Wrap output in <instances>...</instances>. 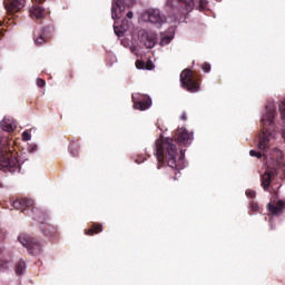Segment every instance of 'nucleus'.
Listing matches in <instances>:
<instances>
[{
  "label": "nucleus",
  "mask_w": 285,
  "mask_h": 285,
  "mask_svg": "<svg viewBox=\"0 0 285 285\" xmlns=\"http://www.w3.org/2000/svg\"><path fill=\"white\" fill-rule=\"evenodd\" d=\"M180 83L183 88H186L189 92H198L199 91V85L197 83V80H195V76H193V71L189 69H185L180 73Z\"/></svg>",
  "instance_id": "nucleus-5"
},
{
  "label": "nucleus",
  "mask_w": 285,
  "mask_h": 285,
  "mask_svg": "<svg viewBox=\"0 0 285 285\" xmlns=\"http://www.w3.org/2000/svg\"><path fill=\"white\" fill-rule=\"evenodd\" d=\"M0 128L6 132H12L17 128V122L12 118H4L0 121Z\"/></svg>",
  "instance_id": "nucleus-15"
},
{
  "label": "nucleus",
  "mask_w": 285,
  "mask_h": 285,
  "mask_svg": "<svg viewBox=\"0 0 285 285\" xmlns=\"http://www.w3.org/2000/svg\"><path fill=\"white\" fill-rule=\"evenodd\" d=\"M142 21H149V23H156L161 26L165 23L164 17L161 16V11L159 9H147L142 12Z\"/></svg>",
  "instance_id": "nucleus-8"
},
{
  "label": "nucleus",
  "mask_w": 285,
  "mask_h": 285,
  "mask_svg": "<svg viewBox=\"0 0 285 285\" xmlns=\"http://www.w3.org/2000/svg\"><path fill=\"white\" fill-rule=\"evenodd\" d=\"M37 86L39 88H43V86H46V80L41 79V78H38L37 79Z\"/></svg>",
  "instance_id": "nucleus-26"
},
{
  "label": "nucleus",
  "mask_w": 285,
  "mask_h": 285,
  "mask_svg": "<svg viewBox=\"0 0 285 285\" xmlns=\"http://www.w3.org/2000/svg\"><path fill=\"white\" fill-rule=\"evenodd\" d=\"M175 39V27H170L167 33H161L160 46H168Z\"/></svg>",
  "instance_id": "nucleus-16"
},
{
  "label": "nucleus",
  "mask_w": 285,
  "mask_h": 285,
  "mask_svg": "<svg viewBox=\"0 0 285 285\" xmlns=\"http://www.w3.org/2000/svg\"><path fill=\"white\" fill-rule=\"evenodd\" d=\"M35 202L29 198H18L12 202L13 208L16 210H24V208H30V206H33Z\"/></svg>",
  "instance_id": "nucleus-14"
},
{
  "label": "nucleus",
  "mask_w": 285,
  "mask_h": 285,
  "mask_svg": "<svg viewBox=\"0 0 285 285\" xmlns=\"http://www.w3.org/2000/svg\"><path fill=\"white\" fill-rule=\"evenodd\" d=\"M281 117H282V120L285 121V99L283 100L281 106Z\"/></svg>",
  "instance_id": "nucleus-25"
},
{
  "label": "nucleus",
  "mask_w": 285,
  "mask_h": 285,
  "mask_svg": "<svg viewBox=\"0 0 285 285\" xmlns=\"http://www.w3.org/2000/svg\"><path fill=\"white\" fill-rule=\"evenodd\" d=\"M136 68L138 70H153L154 66H153V62H144L141 60H137L136 61Z\"/></svg>",
  "instance_id": "nucleus-19"
},
{
  "label": "nucleus",
  "mask_w": 285,
  "mask_h": 285,
  "mask_svg": "<svg viewBox=\"0 0 285 285\" xmlns=\"http://www.w3.org/2000/svg\"><path fill=\"white\" fill-rule=\"evenodd\" d=\"M132 101L136 110H148L153 106V100L148 96L140 94H134Z\"/></svg>",
  "instance_id": "nucleus-9"
},
{
  "label": "nucleus",
  "mask_w": 285,
  "mask_h": 285,
  "mask_svg": "<svg viewBox=\"0 0 285 285\" xmlns=\"http://www.w3.org/2000/svg\"><path fill=\"white\" fill-rule=\"evenodd\" d=\"M28 151H29V153H37V145H30V146L28 147Z\"/></svg>",
  "instance_id": "nucleus-29"
},
{
  "label": "nucleus",
  "mask_w": 285,
  "mask_h": 285,
  "mask_svg": "<svg viewBox=\"0 0 285 285\" xmlns=\"http://www.w3.org/2000/svg\"><path fill=\"white\" fill-rule=\"evenodd\" d=\"M183 1L184 3H190L193 0H179Z\"/></svg>",
  "instance_id": "nucleus-32"
},
{
  "label": "nucleus",
  "mask_w": 285,
  "mask_h": 285,
  "mask_svg": "<svg viewBox=\"0 0 285 285\" xmlns=\"http://www.w3.org/2000/svg\"><path fill=\"white\" fill-rule=\"evenodd\" d=\"M138 39L140 43H144L148 49L155 48L157 43V36L154 32H148L146 30H140L138 32Z\"/></svg>",
  "instance_id": "nucleus-10"
},
{
  "label": "nucleus",
  "mask_w": 285,
  "mask_h": 285,
  "mask_svg": "<svg viewBox=\"0 0 285 285\" xmlns=\"http://www.w3.org/2000/svg\"><path fill=\"white\" fill-rule=\"evenodd\" d=\"M178 175H179V173H175L174 179H177Z\"/></svg>",
  "instance_id": "nucleus-34"
},
{
  "label": "nucleus",
  "mask_w": 285,
  "mask_h": 285,
  "mask_svg": "<svg viewBox=\"0 0 285 285\" xmlns=\"http://www.w3.org/2000/svg\"><path fill=\"white\" fill-rule=\"evenodd\" d=\"M202 68L204 72H210V65L205 62Z\"/></svg>",
  "instance_id": "nucleus-28"
},
{
  "label": "nucleus",
  "mask_w": 285,
  "mask_h": 285,
  "mask_svg": "<svg viewBox=\"0 0 285 285\" xmlns=\"http://www.w3.org/2000/svg\"><path fill=\"white\" fill-rule=\"evenodd\" d=\"M132 17H134L132 11H129V12L127 13V18H128V19H132Z\"/></svg>",
  "instance_id": "nucleus-30"
},
{
  "label": "nucleus",
  "mask_w": 285,
  "mask_h": 285,
  "mask_svg": "<svg viewBox=\"0 0 285 285\" xmlns=\"http://www.w3.org/2000/svg\"><path fill=\"white\" fill-rule=\"evenodd\" d=\"M18 242L22 244L24 248H28L32 255H39V253H41V243L37 242V239L28 234H20Z\"/></svg>",
  "instance_id": "nucleus-6"
},
{
  "label": "nucleus",
  "mask_w": 285,
  "mask_h": 285,
  "mask_svg": "<svg viewBox=\"0 0 285 285\" xmlns=\"http://www.w3.org/2000/svg\"><path fill=\"white\" fill-rule=\"evenodd\" d=\"M269 223H271V226H273V219H271Z\"/></svg>",
  "instance_id": "nucleus-36"
},
{
  "label": "nucleus",
  "mask_w": 285,
  "mask_h": 285,
  "mask_svg": "<svg viewBox=\"0 0 285 285\" xmlns=\"http://www.w3.org/2000/svg\"><path fill=\"white\" fill-rule=\"evenodd\" d=\"M0 268H6V266L3 265V261H0Z\"/></svg>",
  "instance_id": "nucleus-33"
},
{
  "label": "nucleus",
  "mask_w": 285,
  "mask_h": 285,
  "mask_svg": "<svg viewBox=\"0 0 285 285\" xmlns=\"http://www.w3.org/2000/svg\"><path fill=\"white\" fill-rule=\"evenodd\" d=\"M250 208L254 213H257V210H259V205H257V203H252Z\"/></svg>",
  "instance_id": "nucleus-27"
},
{
  "label": "nucleus",
  "mask_w": 285,
  "mask_h": 285,
  "mask_svg": "<svg viewBox=\"0 0 285 285\" xmlns=\"http://www.w3.org/2000/svg\"><path fill=\"white\" fill-rule=\"evenodd\" d=\"M285 203L283 200H278L275 204H268L267 210L269 214L274 215L275 217H279L284 213Z\"/></svg>",
  "instance_id": "nucleus-13"
},
{
  "label": "nucleus",
  "mask_w": 285,
  "mask_h": 285,
  "mask_svg": "<svg viewBox=\"0 0 285 285\" xmlns=\"http://www.w3.org/2000/svg\"><path fill=\"white\" fill-rule=\"evenodd\" d=\"M26 6V0H6L4 8L7 12L14 14V12H19L21 8Z\"/></svg>",
  "instance_id": "nucleus-12"
},
{
  "label": "nucleus",
  "mask_w": 285,
  "mask_h": 285,
  "mask_svg": "<svg viewBox=\"0 0 285 285\" xmlns=\"http://www.w3.org/2000/svg\"><path fill=\"white\" fill-rule=\"evenodd\" d=\"M176 139L178 144L188 146V144H193V134H190L186 128H179L176 131Z\"/></svg>",
  "instance_id": "nucleus-11"
},
{
  "label": "nucleus",
  "mask_w": 285,
  "mask_h": 285,
  "mask_svg": "<svg viewBox=\"0 0 285 285\" xmlns=\"http://www.w3.org/2000/svg\"><path fill=\"white\" fill-rule=\"evenodd\" d=\"M46 30L48 29H43L41 35H39L38 38H36L35 43H37V46H41V43L48 41V37H46Z\"/></svg>",
  "instance_id": "nucleus-21"
},
{
  "label": "nucleus",
  "mask_w": 285,
  "mask_h": 285,
  "mask_svg": "<svg viewBox=\"0 0 285 285\" xmlns=\"http://www.w3.org/2000/svg\"><path fill=\"white\" fill-rule=\"evenodd\" d=\"M124 10H126V7H124V0H112L111 19L115 20L114 32L117 37H122L124 32H128V29L130 28V22L126 19L121 21V24H119V19L122 17Z\"/></svg>",
  "instance_id": "nucleus-4"
},
{
  "label": "nucleus",
  "mask_w": 285,
  "mask_h": 285,
  "mask_svg": "<svg viewBox=\"0 0 285 285\" xmlns=\"http://www.w3.org/2000/svg\"><path fill=\"white\" fill-rule=\"evenodd\" d=\"M30 139H32V135L30 134V131L26 130L22 132V141H30Z\"/></svg>",
  "instance_id": "nucleus-23"
},
{
  "label": "nucleus",
  "mask_w": 285,
  "mask_h": 285,
  "mask_svg": "<svg viewBox=\"0 0 285 285\" xmlns=\"http://www.w3.org/2000/svg\"><path fill=\"white\" fill-rule=\"evenodd\" d=\"M180 119H181L183 121H186V119H187V117H186V112H183V115H181Z\"/></svg>",
  "instance_id": "nucleus-31"
},
{
  "label": "nucleus",
  "mask_w": 285,
  "mask_h": 285,
  "mask_svg": "<svg viewBox=\"0 0 285 285\" xmlns=\"http://www.w3.org/2000/svg\"><path fill=\"white\" fill-rule=\"evenodd\" d=\"M26 262L19 261L16 266V275H23L26 273Z\"/></svg>",
  "instance_id": "nucleus-20"
},
{
  "label": "nucleus",
  "mask_w": 285,
  "mask_h": 285,
  "mask_svg": "<svg viewBox=\"0 0 285 285\" xmlns=\"http://www.w3.org/2000/svg\"><path fill=\"white\" fill-rule=\"evenodd\" d=\"M39 212V209H32V213H38Z\"/></svg>",
  "instance_id": "nucleus-35"
},
{
  "label": "nucleus",
  "mask_w": 285,
  "mask_h": 285,
  "mask_svg": "<svg viewBox=\"0 0 285 285\" xmlns=\"http://www.w3.org/2000/svg\"><path fill=\"white\" fill-rule=\"evenodd\" d=\"M31 19H43L46 10L39 6H33L29 10Z\"/></svg>",
  "instance_id": "nucleus-17"
},
{
  "label": "nucleus",
  "mask_w": 285,
  "mask_h": 285,
  "mask_svg": "<svg viewBox=\"0 0 285 285\" xmlns=\"http://www.w3.org/2000/svg\"><path fill=\"white\" fill-rule=\"evenodd\" d=\"M36 1H39V2H41V1H43V0H36Z\"/></svg>",
  "instance_id": "nucleus-37"
},
{
  "label": "nucleus",
  "mask_w": 285,
  "mask_h": 285,
  "mask_svg": "<svg viewBox=\"0 0 285 285\" xmlns=\"http://www.w3.org/2000/svg\"><path fill=\"white\" fill-rule=\"evenodd\" d=\"M216 1H222V0H216Z\"/></svg>",
  "instance_id": "nucleus-38"
},
{
  "label": "nucleus",
  "mask_w": 285,
  "mask_h": 285,
  "mask_svg": "<svg viewBox=\"0 0 285 285\" xmlns=\"http://www.w3.org/2000/svg\"><path fill=\"white\" fill-rule=\"evenodd\" d=\"M18 242L22 244L24 248H28L32 255H39V253H41V243L37 242V239L28 234H20Z\"/></svg>",
  "instance_id": "nucleus-7"
},
{
  "label": "nucleus",
  "mask_w": 285,
  "mask_h": 285,
  "mask_svg": "<svg viewBox=\"0 0 285 285\" xmlns=\"http://www.w3.org/2000/svg\"><path fill=\"white\" fill-rule=\"evenodd\" d=\"M0 168L4 173H21V164L17 159V154L8 153V147L0 136Z\"/></svg>",
  "instance_id": "nucleus-3"
},
{
  "label": "nucleus",
  "mask_w": 285,
  "mask_h": 285,
  "mask_svg": "<svg viewBox=\"0 0 285 285\" xmlns=\"http://www.w3.org/2000/svg\"><path fill=\"white\" fill-rule=\"evenodd\" d=\"M154 155L158 161V168H161L165 164L171 168V170H184L186 168V160H184V151H177V146L173 138H159L156 140Z\"/></svg>",
  "instance_id": "nucleus-2"
},
{
  "label": "nucleus",
  "mask_w": 285,
  "mask_h": 285,
  "mask_svg": "<svg viewBox=\"0 0 285 285\" xmlns=\"http://www.w3.org/2000/svg\"><path fill=\"white\" fill-rule=\"evenodd\" d=\"M246 196H247L249 199H255L256 193H255V190H253V189H247V190H246Z\"/></svg>",
  "instance_id": "nucleus-24"
},
{
  "label": "nucleus",
  "mask_w": 285,
  "mask_h": 285,
  "mask_svg": "<svg viewBox=\"0 0 285 285\" xmlns=\"http://www.w3.org/2000/svg\"><path fill=\"white\" fill-rule=\"evenodd\" d=\"M101 230H104V228L101 227V225H95L94 228L88 229L86 232V235H95V233H101Z\"/></svg>",
  "instance_id": "nucleus-22"
},
{
  "label": "nucleus",
  "mask_w": 285,
  "mask_h": 285,
  "mask_svg": "<svg viewBox=\"0 0 285 285\" xmlns=\"http://www.w3.org/2000/svg\"><path fill=\"white\" fill-rule=\"evenodd\" d=\"M273 175H275V170L267 169L262 176V186L264 190H268V186H271V180L273 179Z\"/></svg>",
  "instance_id": "nucleus-18"
},
{
  "label": "nucleus",
  "mask_w": 285,
  "mask_h": 285,
  "mask_svg": "<svg viewBox=\"0 0 285 285\" xmlns=\"http://www.w3.org/2000/svg\"><path fill=\"white\" fill-rule=\"evenodd\" d=\"M275 117H277V105H275V102H269L266 105L261 117L262 137L259 138V142L257 145V148L261 151L250 150L249 155L250 157H257V159L262 157L265 159H271L272 161H275L276 166H282V159L284 157L282 150L274 149L268 154V149L271 146H273V144H275V141H277V137H279V131H277V128L272 130L275 126Z\"/></svg>",
  "instance_id": "nucleus-1"
}]
</instances>
